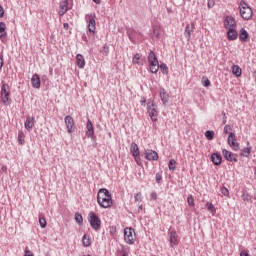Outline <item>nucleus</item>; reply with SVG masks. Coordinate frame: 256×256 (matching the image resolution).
I'll use <instances>...</instances> for the list:
<instances>
[{"label":"nucleus","instance_id":"obj_7","mask_svg":"<svg viewBox=\"0 0 256 256\" xmlns=\"http://www.w3.org/2000/svg\"><path fill=\"white\" fill-rule=\"evenodd\" d=\"M135 229L133 228H125L124 229V240L128 245H134L135 244Z\"/></svg>","mask_w":256,"mask_h":256},{"label":"nucleus","instance_id":"obj_5","mask_svg":"<svg viewBox=\"0 0 256 256\" xmlns=\"http://www.w3.org/2000/svg\"><path fill=\"white\" fill-rule=\"evenodd\" d=\"M88 221L90 223V227H92L94 231H99L101 229V218H99L95 212H90L88 214Z\"/></svg>","mask_w":256,"mask_h":256},{"label":"nucleus","instance_id":"obj_35","mask_svg":"<svg viewBox=\"0 0 256 256\" xmlns=\"http://www.w3.org/2000/svg\"><path fill=\"white\" fill-rule=\"evenodd\" d=\"M206 207H207L208 211H211V213H213V215H215V213L217 212L213 203L207 202Z\"/></svg>","mask_w":256,"mask_h":256},{"label":"nucleus","instance_id":"obj_55","mask_svg":"<svg viewBox=\"0 0 256 256\" xmlns=\"http://www.w3.org/2000/svg\"><path fill=\"white\" fill-rule=\"evenodd\" d=\"M225 123H227V115L226 114H224V116H223V124L225 125Z\"/></svg>","mask_w":256,"mask_h":256},{"label":"nucleus","instance_id":"obj_29","mask_svg":"<svg viewBox=\"0 0 256 256\" xmlns=\"http://www.w3.org/2000/svg\"><path fill=\"white\" fill-rule=\"evenodd\" d=\"M83 247H91V238L87 234H85L82 238Z\"/></svg>","mask_w":256,"mask_h":256},{"label":"nucleus","instance_id":"obj_36","mask_svg":"<svg viewBox=\"0 0 256 256\" xmlns=\"http://www.w3.org/2000/svg\"><path fill=\"white\" fill-rule=\"evenodd\" d=\"M75 221L78 225H83V216L79 213L75 214Z\"/></svg>","mask_w":256,"mask_h":256},{"label":"nucleus","instance_id":"obj_58","mask_svg":"<svg viewBox=\"0 0 256 256\" xmlns=\"http://www.w3.org/2000/svg\"><path fill=\"white\" fill-rule=\"evenodd\" d=\"M223 117H225V111L222 112Z\"/></svg>","mask_w":256,"mask_h":256},{"label":"nucleus","instance_id":"obj_37","mask_svg":"<svg viewBox=\"0 0 256 256\" xmlns=\"http://www.w3.org/2000/svg\"><path fill=\"white\" fill-rule=\"evenodd\" d=\"M187 203L190 207H195V198H193V195L188 196Z\"/></svg>","mask_w":256,"mask_h":256},{"label":"nucleus","instance_id":"obj_42","mask_svg":"<svg viewBox=\"0 0 256 256\" xmlns=\"http://www.w3.org/2000/svg\"><path fill=\"white\" fill-rule=\"evenodd\" d=\"M216 2L217 0H208V3H207L208 9H213V7H215Z\"/></svg>","mask_w":256,"mask_h":256},{"label":"nucleus","instance_id":"obj_3","mask_svg":"<svg viewBox=\"0 0 256 256\" xmlns=\"http://www.w3.org/2000/svg\"><path fill=\"white\" fill-rule=\"evenodd\" d=\"M147 113L149 114L151 121H153L154 123L158 121L157 117H159V111L157 110V104H155V100H148Z\"/></svg>","mask_w":256,"mask_h":256},{"label":"nucleus","instance_id":"obj_49","mask_svg":"<svg viewBox=\"0 0 256 256\" xmlns=\"http://www.w3.org/2000/svg\"><path fill=\"white\" fill-rule=\"evenodd\" d=\"M146 104H147V99H145V97H142L140 101V105H142V107H145Z\"/></svg>","mask_w":256,"mask_h":256},{"label":"nucleus","instance_id":"obj_26","mask_svg":"<svg viewBox=\"0 0 256 256\" xmlns=\"http://www.w3.org/2000/svg\"><path fill=\"white\" fill-rule=\"evenodd\" d=\"M232 73L233 75H235V77H241V75L243 74V70L241 69V67H239V65H233Z\"/></svg>","mask_w":256,"mask_h":256},{"label":"nucleus","instance_id":"obj_44","mask_svg":"<svg viewBox=\"0 0 256 256\" xmlns=\"http://www.w3.org/2000/svg\"><path fill=\"white\" fill-rule=\"evenodd\" d=\"M220 191L222 195H224V197H229V189H227L226 187H222Z\"/></svg>","mask_w":256,"mask_h":256},{"label":"nucleus","instance_id":"obj_4","mask_svg":"<svg viewBox=\"0 0 256 256\" xmlns=\"http://www.w3.org/2000/svg\"><path fill=\"white\" fill-rule=\"evenodd\" d=\"M1 99L4 105H9V103H11V88H9V84L7 83L2 84Z\"/></svg>","mask_w":256,"mask_h":256},{"label":"nucleus","instance_id":"obj_22","mask_svg":"<svg viewBox=\"0 0 256 256\" xmlns=\"http://www.w3.org/2000/svg\"><path fill=\"white\" fill-rule=\"evenodd\" d=\"M160 98L163 105H166L167 103H169V94L167 93L165 88L160 89Z\"/></svg>","mask_w":256,"mask_h":256},{"label":"nucleus","instance_id":"obj_10","mask_svg":"<svg viewBox=\"0 0 256 256\" xmlns=\"http://www.w3.org/2000/svg\"><path fill=\"white\" fill-rule=\"evenodd\" d=\"M86 20L88 21V31L95 35L96 22H95V14H88L86 16Z\"/></svg>","mask_w":256,"mask_h":256},{"label":"nucleus","instance_id":"obj_30","mask_svg":"<svg viewBox=\"0 0 256 256\" xmlns=\"http://www.w3.org/2000/svg\"><path fill=\"white\" fill-rule=\"evenodd\" d=\"M249 155H251V147H246L240 152V157H249Z\"/></svg>","mask_w":256,"mask_h":256},{"label":"nucleus","instance_id":"obj_46","mask_svg":"<svg viewBox=\"0 0 256 256\" xmlns=\"http://www.w3.org/2000/svg\"><path fill=\"white\" fill-rule=\"evenodd\" d=\"M127 35L129 37L130 41H133V29H128Z\"/></svg>","mask_w":256,"mask_h":256},{"label":"nucleus","instance_id":"obj_16","mask_svg":"<svg viewBox=\"0 0 256 256\" xmlns=\"http://www.w3.org/2000/svg\"><path fill=\"white\" fill-rule=\"evenodd\" d=\"M86 137H90V139L95 137V127H93V122L89 119L86 124Z\"/></svg>","mask_w":256,"mask_h":256},{"label":"nucleus","instance_id":"obj_41","mask_svg":"<svg viewBox=\"0 0 256 256\" xmlns=\"http://www.w3.org/2000/svg\"><path fill=\"white\" fill-rule=\"evenodd\" d=\"M155 180H156V183H161V181L163 180V174L162 173H156V176H155Z\"/></svg>","mask_w":256,"mask_h":256},{"label":"nucleus","instance_id":"obj_18","mask_svg":"<svg viewBox=\"0 0 256 256\" xmlns=\"http://www.w3.org/2000/svg\"><path fill=\"white\" fill-rule=\"evenodd\" d=\"M32 87L34 89H41V78L39 74H34L31 78Z\"/></svg>","mask_w":256,"mask_h":256},{"label":"nucleus","instance_id":"obj_17","mask_svg":"<svg viewBox=\"0 0 256 256\" xmlns=\"http://www.w3.org/2000/svg\"><path fill=\"white\" fill-rule=\"evenodd\" d=\"M211 161H212L213 165H216L217 167H219V165H221V163L223 162V156H221V154H219L217 152L212 153Z\"/></svg>","mask_w":256,"mask_h":256},{"label":"nucleus","instance_id":"obj_51","mask_svg":"<svg viewBox=\"0 0 256 256\" xmlns=\"http://www.w3.org/2000/svg\"><path fill=\"white\" fill-rule=\"evenodd\" d=\"M134 199H135V201H141V192L137 193V194L134 196Z\"/></svg>","mask_w":256,"mask_h":256},{"label":"nucleus","instance_id":"obj_34","mask_svg":"<svg viewBox=\"0 0 256 256\" xmlns=\"http://www.w3.org/2000/svg\"><path fill=\"white\" fill-rule=\"evenodd\" d=\"M177 161H175V159H171L168 163V167L171 171H175V169H177Z\"/></svg>","mask_w":256,"mask_h":256},{"label":"nucleus","instance_id":"obj_6","mask_svg":"<svg viewBox=\"0 0 256 256\" xmlns=\"http://www.w3.org/2000/svg\"><path fill=\"white\" fill-rule=\"evenodd\" d=\"M148 63L150 67V72L157 73L159 71V60H157L155 52L150 51L148 55Z\"/></svg>","mask_w":256,"mask_h":256},{"label":"nucleus","instance_id":"obj_38","mask_svg":"<svg viewBox=\"0 0 256 256\" xmlns=\"http://www.w3.org/2000/svg\"><path fill=\"white\" fill-rule=\"evenodd\" d=\"M139 59H141V55L139 53L135 54L132 59V63L134 65H139Z\"/></svg>","mask_w":256,"mask_h":256},{"label":"nucleus","instance_id":"obj_21","mask_svg":"<svg viewBox=\"0 0 256 256\" xmlns=\"http://www.w3.org/2000/svg\"><path fill=\"white\" fill-rule=\"evenodd\" d=\"M24 127H25V129H27V131H31V129H33V127H35V118L28 116L24 123Z\"/></svg>","mask_w":256,"mask_h":256},{"label":"nucleus","instance_id":"obj_19","mask_svg":"<svg viewBox=\"0 0 256 256\" xmlns=\"http://www.w3.org/2000/svg\"><path fill=\"white\" fill-rule=\"evenodd\" d=\"M193 31H195V24H187L184 32L187 41H191V33H193Z\"/></svg>","mask_w":256,"mask_h":256},{"label":"nucleus","instance_id":"obj_9","mask_svg":"<svg viewBox=\"0 0 256 256\" xmlns=\"http://www.w3.org/2000/svg\"><path fill=\"white\" fill-rule=\"evenodd\" d=\"M222 155L226 159V161H229L230 163H237L239 160L237 159V154L223 148L222 149Z\"/></svg>","mask_w":256,"mask_h":256},{"label":"nucleus","instance_id":"obj_24","mask_svg":"<svg viewBox=\"0 0 256 256\" xmlns=\"http://www.w3.org/2000/svg\"><path fill=\"white\" fill-rule=\"evenodd\" d=\"M76 65L79 67V69H84L85 68V57L81 54L76 55Z\"/></svg>","mask_w":256,"mask_h":256},{"label":"nucleus","instance_id":"obj_28","mask_svg":"<svg viewBox=\"0 0 256 256\" xmlns=\"http://www.w3.org/2000/svg\"><path fill=\"white\" fill-rule=\"evenodd\" d=\"M241 199L246 203H253V200H251V194H249V192H247L246 190L242 191Z\"/></svg>","mask_w":256,"mask_h":256},{"label":"nucleus","instance_id":"obj_39","mask_svg":"<svg viewBox=\"0 0 256 256\" xmlns=\"http://www.w3.org/2000/svg\"><path fill=\"white\" fill-rule=\"evenodd\" d=\"M202 85H203V87H209L211 85V80H209V78H207V77H203Z\"/></svg>","mask_w":256,"mask_h":256},{"label":"nucleus","instance_id":"obj_23","mask_svg":"<svg viewBox=\"0 0 256 256\" xmlns=\"http://www.w3.org/2000/svg\"><path fill=\"white\" fill-rule=\"evenodd\" d=\"M239 40L242 43L249 41V33L247 32V30H245V28H241L240 34H239Z\"/></svg>","mask_w":256,"mask_h":256},{"label":"nucleus","instance_id":"obj_25","mask_svg":"<svg viewBox=\"0 0 256 256\" xmlns=\"http://www.w3.org/2000/svg\"><path fill=\"white\" fill-rule=\"evenodd\" d=\"M7 25L5 22H0V39H5L7 37Z\"/></svg>","mask_w":256,"mask_h":256},{"label":"nucleus","instance_id":"obj_56","mask_svg":"<svg viewBox=\"0 0 256 256\" xmlns=\"http://www.w3.org/2000/svg\"><path fill=\"white\" fill-rule=\"evenodd\" d=\"M96 5H101V0H92Z\"/></svg>","mask_w":256,"mask_h":256},{"label":"nucleus","instance_id":"obj_31","mask_svg":"<svg viewBox=\"0 0 256 256\" xmlns=\"http://www.w3.org/2000/svg\"><path fill=\"white\" fill-rule=\"evenodd\" d=\"M25 133L23 131L18 132V143L19 145H25Z\"/></svg>","mask_w":256,"mask_h":256},{"label":"nucleus","instance_id":"obj_45","mask_svg":"<svg viewBox=\"0 0 256 256\" xmlns=\"http://www.w3.org/2000/svg\"><path fill=\"white\" fill-rule=\"evenodd\" d=\"M134 159H135L137 165H139L140 167H141V165H143V162H141V156H140V154L137 155V156H134Z\"/></svg>","mask_w":256,"mask_h":256},{"label":"nucleus","instance_id":"obj_57","mask_svg":"<svg viewBox=\"0 0 256 256\" xmlns=\"http://www.w3.org/2000/svg\"><path fill=\"white\" fill-rule=\"evenodd\" d=\"M167 13H173V9H171V8H167Z\"/></svg>","mask_w":256,"mask_h":256},{"label":"nucleus","instance_id":"obj_13","mask_svg":"<svg viewBox=\"0 0 256 256\" xmlns=\"http://www.w3.org/2000/svg\"><path fill=\"white\" fill-rule=\"evenodd\" d=\"M144 158L147 161H157V159H159V154L157 153V151L147 149L144 151Z\"/></svg>","mask_w":256,"mask_h":256},{"label":"nucleus","instance_id":"obj_59","mask_svg":"<svg viewBox=\"0 0 256 256\" xmlns=\"http://www.w3.org/2000/svg\"><path fill=\"white\" fill-rule=\"evenodd\" d=\"M140 209H143V206H140Z\"/></svg>","mask_w":256,"mask_h":256},{"label":"nucleus","instance_id":"obj_20","mask_svg":"<svg viewBox=\"0 0 256 256\" xmlns=\"http://www.w3.org/2000/svg\"><path fill=\"white\" fill-rule=\"evenodd\" d=\"M227 37L229 41H237V37H239V33L235 28H230L227 31Z\"/></svg>","mask_w":256,"mask_h":256},{"label":"nucleus","instance_id":"obj_48","mask_svg":"<svg viewBox=\"0 0 256 256\" xmlns=\"http://www.w3.org/2000/svg\"><path fill=\"white\" fill-rule=\"evenodd\" d=\"M150 197H151V199H153V201H157V192H152L150 194Z\"/></svg>","mask_w":256,"mask_h":256},{"label":"nucleus","instance_id":"obj_11","mask_svg":"<svg viewBox=\"0 0 256 256\" xmlns=\"http://www.w3.org/2000/svg\"><path fill=\"white\" fill-rule=\"evenodd\" d=\"M237 27V21H235V18L233 16H226L224 20V28L229 29H235Z\"/></svg>","mask_w":256,"mask_h":256},{"label":"nucleus","instance_id":"obj_2","mask_svg":"<svg viewBox=\"0 0 256 256\" xmlns=\"http://www.w3.org/2000/svg\"><path fill=\"white\" fill-rule=\"evenodd\" d=\"M240 16L244 21H251L253 19V9L247 4L245 0H242L238 6Z\"/></svg>","mask_w":256,"mask_h":256},{"label":"nucleus","instance_id":"obj_27","mask_svg":"<svg viewBox=\"0 0 256 256\" xmlns=\"http://www.w3.org/2000/svg\"><path fill=\"white\" fill-rule=\"evenodd\" d=\"M130 153L133 155V157H137L139 155V146L137 143H132L130 146Z\"/></svg>","mask_w":256,"mask_h":256},{"label":"nucleus","instance_id":"obj_33","mask_svg":"<svg viewBox=\"0 0 256 256\" xmlns=\"http://www.w3.org/2000/svg\"><path fill=\"white\" fill-rule=\"evenodd\" d=\"M205 137H206V139H208V141H213V139L215 137V132L212 130H207L205 132Z\"/></svg>","mask_w":256,"mask_h":256},{"label":"nucleus","instance_id":"obj_1","mask_svg":"<svg viewBox=\"0 0 256 256\" xmlns=\"http://www.w3.org/2000/svg\"><path fill=\"white\" fill-rule=\"evenodd\" d=\"M97 203L102 209H109V207L113 206V198L107 188H102L98 191Z\"/></svg>","mask_w":256,"mask_h":256},{"label":"nucleus","instance_id":"obj_47","mask_svg":"<svg viewBox=\"0 0 256 256\" xmlns=\"http://www.w3.org/2000/svg\"><path fill=\"white\" fill-rule=\"evenodd\" d=\"M233 128H231V125H225L224 126V133L227 135V133H229V131H232Z\"/></svg>","mask_w":256,"mask_h":256},{"label":"nucleus","instance_id":"obj_14","mask_svg":"<svg viewBox=\"0 0 256 256\" xmlns=\"http://www.w3.org/2000/svg\"><path fill=\"white\" fill-rule=\"evenodd\" d=\"M69 11V0H61L58 10V15L63 17Z\"/></svg>","mask_w":256,"mask_h":256},{"label":"nucleus","instance_id":"obj_15","mask_svg":"<svg viewBox=\"0 0 256 256\" xmlns=\"http://www.w3.org/2000/svg\"><path fill=\"white\" fill-rule=\"evenodd\" d=\"M168 235L170 237V247H176V245H179V236L177 235V231L170 230L168 232Z\"/></svg>","mask_w":256,"mask_h":256},{"label":"nucleus","instance_id":"obj_8","mask_svg":"<svg viewBox=\"0 0 256 256\" xmlns=\"http://www.w3.org/2000/svg\"><path fill=\"white\" fill-rule=\"evenodd\" d=\"M227 143L233 151H239V142H237V136L235 135V132H230Z\"/></svg>","mask_w":256,"mask_h":256},{"label":"nucleus","instance_id":"obj_50","mask_svg":"<svg viewBox=\"0 0 256 256\" xmlns=\"http://www.w3.org/2000/svg\"><path fill=\"white\" fill-rule=\"evenodd\" d=\"M5 15V10L3 9V6L0 4V19Z\"/></svg>","mask_w":256,"mask_h":256},{"label":"nucleus","instance_id":"obj_12","mask_svg":"<svg viewBox=\"0 0 256 256\" xmlns=\"http://www.w3.org/2000/svg\"><path fill=\"white\" fill-rule=\"evenodd\" d=\"M64 121H65V125H66L68 133L69 134L74 133L75 132V120L73 119V117L66 116Z\"/></svg>","mask_w":256,"mask_h":256},{"label":"nucleus","instance_id":"obj_43","mask_svg":"<svg viewBox=\"0 0 256 256\" xmlns=\"http://www.w3.org/2000/svg\"><path fill=\"white\" fill-rule=\"evenodd\" d=\"M101 53L104 54L107 57V55H109V46L104 45L102 50H101Z\"/></svg>","mask_w":256,"mask_h":256},{"label":"nucleus","instance_id":"obj_40","mask_svg":"<svg viewBox=\"0 0 256 256\" xmlns=\"http://www.w3.org/2000/svg\"><path fill=\"white\" fill-rule=\"evenodd\" d=\"M39 223H40V227H41L42 229H45V227H47V220H45L44 217H40V218H39Z\"/></svg>","mask_w":256,"mask_h":256},{"label":"nucleus","instance_id":"obj_32","mask_svg":"<svg viewBox=\"0 0 256 256\" xmlns=\"http://www.w3.org/2000/svg\"><path fill=\"white\" fill-rule=\"evenodd\" d=\"M160 71H162L163 75H168L169 74V67H167V64L162 63L159 65Z\"/></svg>","mask_w":256,"mask_h":256},{"label":"nucleus","instance_id":"obj_54","mask_svg":"<svg viewBox=\"0 0 256 256\" xmlns=\"http://www.w3.org/2000/svg\"><path fill=\"white\" fill-rule=\"evenodd\" d=\"M240 256H249V253L247 251H242L240 253Z\"/></svg>","mask_w":256,"mask_h":256},{"label":"nucleus","instance_id":"obj_53","mask_svg":"<svg viewBox=\"0 0 256 256\" xmlns=\"http://www.w3.org/2000/svg\"><path fill=\"white\" fill-rule=\"evenodd\" d=\"M63 28H64L66 31H69V23H64V24H63Z\"/></svg>","mask_w":256,"mask_h":256},{"label":"nucleus","instance_id":"obj_52","mask_svg":"<svg viewBox=\"0 0 256 256\" xmlns=\"http://www.w3.org/2000/svg\"><path fill=\"white\" fill-rule=\"evenodd\" d=\"M3 65H4V63H3V56L0 55V71H1V69H3Z\"/></svg>","mask_w":256,"mask_h":256}]
</instances>
